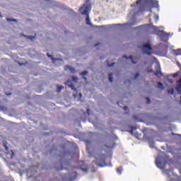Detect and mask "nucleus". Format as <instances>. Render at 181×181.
I'll list each match as a JSON object with an SVG mask.
<instances>
[{
  "label": "nucleus",
  "instance_id": "obj_27",
  "mask_svg": "<svg viewBox=\"0 0 181 181\" xmlns=\"http://www.w3.org/2000/svg\"><path fill=\"white\" fill-rule=\"evenodd\" d=\"M138 76H139V74H137L136 76V77H138Z\"/></svg>",
  "mask_w": 181,
  "mask_h": 181
},
{
  "label": "nucleus",
  "instance_id": "obj_20",
  "mask_svg": "<svg viewBox=\"0 0 181 181\" xmlns=\"http://www.w3.org/2000/svg\"><path fill=\"white\" fill-rule=\"evenodd\" d=\"M4 146L5 149H6V151H8V146H6V145H5V144H4Z\"/></svg>",
  "mask_w": 181,
  "mask_h": 181
},
{
  "label": "nucleus",
  "instance_id": "obj_16",
  "mask_svg": "<svg viewBox=\"0 0 181 181\" xmlns=\"http://www.w3.org/2000/svg\"><path fill=\"white\" fill-rule=\"evenodd\" d=\"M154 19L156 22H158L159 21V16H157V15L154 16Z\"/></svg>",
  "mask_w": 181,
  "mask_h": 181
},
{
  "label": "nucleus",
  "instance_id": "obj_19",
  "mask_svg": "<svg viewBox=\"0 0 181 181\" xmlns=\"http://www.w3.org/2000/svg\"><path fill=\"white\" fill-rule=\"evenodd\" d=\"M62 88L63 87L62 86L58 87V91H62Z\"/></svg>",
  "mask_w": 181,
  "mask_h": 181
},
{
  "label": "nucleus",
  "instance_id": "obj_32",
  "mask_svg": "<svg viewBox=\"0 0 181 181\" xmlns=\"http://www.w3.org/2000/svg\"><path fill=\"white\" fill-rule=\"evenodd\" d=\"M130 59H132V57H130Z\"/></svg>",
  "mask_w": 181,
  "mask_h": 181
},
{
  "label": "nucleus",
  "instance_id": "obj_26",
  "mask_svg": "<svg viewBox=\"0 0 181 181\" xmlns=\"http://www.w3.org/2000/svg\"><path fill=\"white\" fill-rule=\"evenodd\" d=\"M79 97L81 98L82 97L81 93H79Z\"/></svg>",
  "mask_w": 181,
  "mask_h": 181
},
{
  "label": "nucleus",
  "instance_id": "obj_25",
  "mask_svg": "<svg viewBox=\"0 0 181 181\" xmlns=\"http://www.w3.org/2000/svg\"><path fill=\"white\" fill-rule=\"evenodd\" d=\"M47 56H48V57H51V59H52V55H49V54H47Z\"/></svg>",
  "mask_w": 181,
  "mask_h": 181
},
{
  "label": "nucleus",
  "instance_id": "obj_15",
  "mask_svg": "<svg viewBox=\"0 0 181 181\" xmlns=\"http://www.w3.org/2000/svg\"><path fill=\"white\" fill-rule=\"evenodd\" d=\"M117 173H119V175H121V172H122V168H119L117 170Z\"/></svg>",
  "mask_w": 181,
  "mask_h": 181
},
{
  "label": "nucleus",
  "instance_id": "obj_30",
  "mask_svg": "<svg viewBox=\"0 0 181 181\" xmlns=\"http://www.w3.org/2000/svg\"><path fill=\"white\" fill-rule=\"evenodd\" d=\"M161 155H163V153L160 152Z\"/></svg>",
  "mask_w": 181,
  "mask_h": 181
},
{
  "label": "nucleus",
  "instance_id": "obj_8",
  "mask_svg": "<svg viewBox=\"0 0 181 181\" xmlns=\"http://www.w3.org/2000/svg\"><path fill=\"white\" fill-rule=\"evenodd\" d=\"M180 74H181L180 71H177L175 74H171L168 76V78H170V77H173V78H175V77H177L178 76H180Z\"/></svg>",
  "mask_w": 181,
  "mask_h": 181
},
{
  "label": "nucleus",
  "instance_id": "obj_29",
  "mask_svg": "<svg viewBox=\"0 0 181 181\" xmlns=\"http://www.w3.org/2000/svg\"><path fill=\"white\" fill-rule=\"evenodd\" d=\"M124 57H125V59H127V56H124Z\"/></svg>",
  "mask_w": 181,
  "mask_h": 181
},
{
  "label": "nucleus",
  "instance_id": "obj_9",
  "mask_svg": "<svg viewBox=\"0 0 181 181\" xmlns=\"http://www.w3.org/2000/svg\"><path fill=\"white\" fill-rule=\"evenodd\" d=\"M163 173H165V175H168V176H174L175 175L173 172L172 170H163Z\"/></svg>",
  "mask_w": 181,
  "mask_h": 181
},
{
  "label": "nucleus",
  "instance_id": "obj_3",
  "mask_svg": "<svg viewBox=\"0 0 181 181\" xmlns=\"http://www.w3.org/2000/svg\"><path fill=\"white\" fill-rule=\"evenodd\" d=\"M154 29L156 30V33L157 35H158L159 36H160L161 37V40H164L166 41L168 40V37H169V33H166L165 32H163V30H160V29H163V27H154Z\"/></svg>",
  "mask_w": 181,
  "mask_h": 181
},
{
  "label": "nucleus",
  "instance_id": "obj_34",
  "mask_svg": "<svg viewBox=\"0 0 181 181\" xmlns=\"http://www.w3.org/2000/svg\"><path fill=\"white\" fill-rule=\"evenodd\" d=\"M84 78V80H86V78Z\"/></svg>",
  "mask_w": 181,
  "mask_h": 181
},
{
  "label": "nucleus",
  "instance_id": "obj_23",
  "mask_svg": "<svg viewBox=\"0 0 181 181\" xmlns=\"http://www.w3.org/2000/svg\"><path fill=\"white\" fill-rule=\"evenodd\" d=\"M124 110L125 111H127V110H128V107H124Z\"/></svg>",
  "mask_w": 181,
  "mask_h": 181
},
{
  "label": "nucleus",
  "instance_id": "obj_17",
  "mask_svg": "<svg viewBox=\"0 0 181 181\" xmlns=\"http://www.w3.org/2000/svg\"><path fill=\"white\" fill-rule=\"evenodd\" d=\"M81 74V76H87L88 73H87V71H84Z\"/></svg>",
  "mask_w": 181,
  "mask_h": 181
},
{
  "label": "nucleus",
  "instance_id": "obj_21",
  "mask_svg": "<svg viewBox=\"0 0 181 181\" xmlns=\"http://www.w3.org/2000/svg\"><path fill=\"white\" fill-rule=\"evenodd\" d=\"M74 81H77V78L76 77H73Z\"/></svg>",
  "mask_w": 181,
  "mask_h": 181
},
{
  "label": "nucleus",
  "instance_id": "obj_11",
  "mask_svg": "<svg viewBox=\"0 0 181 181\" xmlns=\"http://www.w3.org/2000/svg\"><path fill=\"white\" fill-rule=\"evenodd\" d=\"M149 146L150 148H155V143L152 141H149Z\"/></svg>",
  "mask_w": 181,
  "mask_h": 181
},
{
  "label": "nucleus",
  "instance_id": "obj_5",
  "mask_svg": "<svg viewBox=\"0 0 181 181\" xmlns=\"http://www.w3.org/2000/svg\"><path fill=\"white\" fill-rule=\"evenodd\" d=\"M143 51L144 54H152V47L149 44H146L143 46Z\"/></svg>",
  "mask_w": 181,
  "mask_h": 181
},
{
  "label": "nucleus",
  "instance_id": "obj_33",
  "mask_svg": "<svg viewBox=\"0 0 181 181\" xmlns=\"http://www.w3.org/2000/svg\"><path fill=\"white\" fill-rule=\"evenodd\" d=\"M112 65H109L110 67H111Z\"/></svg>",
  "mask_w": 181,
  "mask_h": 181
},
{
  "label": "nucleus",
  "instance_id": "obj_12",
  "mask_svg": "<svg viewBox=\"0 0 181 181\" xmlns=\"http://www.w3.org/2000/svg\"><path fill=\"white\" fill-rule=\"evenodd\" d=\"M66 84H67L68 86H70V87H71V88L72 90H76V88H74V86L70 85V81L66 82Z\"/></svg>",
  "mask_w": 181,
  "mask_h": 181
},
{
  "label": "nucleus",
  "instance_id": "obj_28",
  "mask_svg": "<svg viewBox=\"0 0 181 181\" xmlns=\"http://www.w3.org/2000/svg\"><path fill=\"white\" fill-rule=\"evenodd\" d=\"M12 156H13V152L12 151Z\"/></svg>",
  "mask_w": 181,
  "mask_h": 181
},
{
  "label": "nucleus",
  "instance_id": "obj_31",
  "mask_svg": "<svg viewBox=\"0 0 181 181\" xmlns=\"http://www.w3.org/2000/svg\"><path fill=\"white\" fill-rule=\"evenodd\" d=\"M87 111H88H88H90V110H88Z\"/></svg>",
  "mask_w": 181,
  "mask_h": 181
},
{
  "label": "nucleus",
  "instance_id": "obj_2",
  "mask_svg": "<svg viewBox=\"0 0 181 181\" xmlns=\"http://www.w3.org/2000/svg\"><path fill=\"white\" fill-rule=\"evenodd\" d=\"M91 11V5L85 4L83 5L80 9L79 11L82 15H86V25H91V23L90 22V18L88 17V13H90V11Z\"/></svg>",
  "mask_w": 181,
  "mask_h": 181
},
{
  "label": "nucleus",
  "instance_id": "obj_18",
  "mask_svg": "<svg viewBox=\"0 0 181 181\" xmlns=\"http://www.w3.org/2000/svg\"><path fill=\"white\" fill-rule=\"evenodd\" d=\"M7 21H8L9 22H16V20L15 19H13V20L7 19Z\"/></svg>",
  "mask_w": 181,
  "mask_h": 181
},
{
  "label": "nucleus",
  "instance_id": "obj_4",
  "mask_svg": "<svg viewBox=\"0 0 181 181\" xmlns=\"http://www.w3.org/2000/svg\"><path fill=\"white\" fill-rule=\"evenodd\" d=\"M156 165L157 166V168H159V169H163V168H165V165H166L165 163L163 162V159H162V158H160V156H158L156 158Z\"/></svg>",
  "mask_w": 181,
  "mask_h": 181
},
{
  "label": "nucleus",
  "instance_id": "obj_14",
  "mask_svg": "<svg viewBox=\"0 0 181 181\" xmlns=\"http://www.w3.org/2000/svg\"><path fill=\"white\" fill-rule=\"evenodd\" d=\"M158 88L163 89V85L160 82L158 83Z\"/></svg>",
  "mask_w": 181,
  "mask_h": 181
},
{
  "label": "nucleus",
  "instance_id": "obj_22",
  "mask_svg": "<svg viewBox=\"0 0 181 181\" xmlns=\"http://www.w3.org/2000/svg\"><path fill=\"white\" fill-rule=\"evenodd\" d=\"M31 40H33V39H35V37H29Z\"/></svg>",
  "mask_w": 181,
  "mask_h": 181
},
{
  "label": "nucleus",
  "instance_id": "obj_6",
  "mask_svg": "<svg viewBox=\"0 0 181 181\" xmlns=\"http://www.w3.org/2000/svg\"><path fill=\"white\" fill-rule=\"evenodd\" d=\"M96 165L98 166H100V168H104V166H107V165H105V163H104V160H103L101 157L96 158Z\"/></svg>",
  "mask_w": 181,
  "mask_h": 181
},
{
  "label": "nucleus",
  "instance_id": "obj_1",
  "mask_svg": "<svg viewBox=\"0 0 181 181\" xmlns=\"http://www.w3.org/2000/svg\"><path fill=\"white\" fill-rule=\"evenodd\" d=\"M137 5H141L140 11H151L152 8H159V4L156 0H139Z\"/></svg>",
  "mask_w": 181,
  "mask_h": 181
},
{
  "label": "nucleus",
  "instance_id": "obj_10",
  "mask_svg": "<svg viewBox=\"0 0 181 181\" xmlns=\"http://www.w3.org/2000/svg\"><path fill=\"white\" fill-rule=\"evenodd\" d=\"M66 70L71 71V73H74V69L71 68V66H66Z\"/></svg>",
  "mask_w": 181,
  "mask_h": 181
},
{
  "label": "nucleus",
  "instance_id": "obj_7",
  "mask_svg": "<svg viewBox=\"0 0 181 181\" xmlns=\"http://www.w3.org/2000/svg\"><path fill=\"white\" fill-rule=\"evenodd\" d=\"M156 67V71L154 74L158 77H160V76H162V72H160V65H159V64H157Z\"/></svg>",
  "mask_w": 181,
  "mask_h": 181
},
{
  "label": "nucleus",
  "instance_id": "obj_13",
  "mask_svg": "<svg viewBox=\"0 0 181 181\" xmlns=\"http://www.w3.org/2000/svg\"><path fill=\"white\" fill-rule=\"evenodd\" d=\"M109 81H110V83H112V74H109Z\"/></svg>",
  "mask_w": 181,
  "mask_h": 181
},
{
  "label": "nucleus",
  "instance_id": "obj_24",
  "mask_svg": "<svg viewBox=\"0 0 181 181\" xmlns=\"http://www.w3.org/2000/svg\"><path fill=\"white\" fill-rule=\"evenodd\" d=\"M146 100L148 101V104H149V98H146Z\"/></svg>",
  "mask_w": 181,
  "mask_h": 181
}]
</instances>
